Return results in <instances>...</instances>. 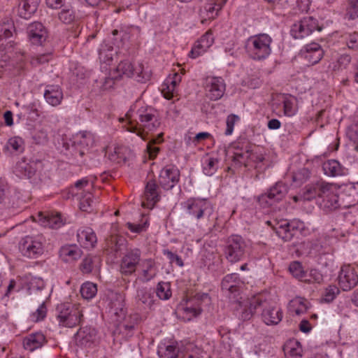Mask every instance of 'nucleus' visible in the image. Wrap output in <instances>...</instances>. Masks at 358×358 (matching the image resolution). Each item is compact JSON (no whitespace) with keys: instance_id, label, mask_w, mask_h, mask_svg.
<instances>
[{"instance_id":"f257e3e1","label":"nucleus","mask_w":358,"mask_h":358,"mask_svg":"<svg viewBox=\"0 0 358 358\" xmlns=\"http://www.w3.org/2000/svg\"><path fill=\"white\" fill-rule=\"evenodd\" d=\"M124 121V117L119 119ZM126 124L124 126L128 131L135 133L142 139L148 138L149 134L155 131L160 125V122L155 109L145 106L137 101L125 115Z\"/></svg>"},{"instance_id":"f03ea898","label":"nucleus","mask_w":358,"mask_h":358,"mask_svg":"<svg viewBox=\"0 0 358 358\" xmlns=\"http://www.w3.org/2000/svg\"><path fill=\"white\" fill-rule=\"evenodd\" d=\"M264 307L262 317L267 325L278 324L282 319L281 308L275 303L268 304L262 295L251 297H243L236 303L234 308L236 315L241 320H250L255 315L258 307Z\"/></svg>"},{"instance_id":"7ed1b4c3","label":"nucleus","mask_w":358,"mask_h":358,"mask_svg":"<svg viewBox=\"0 0 358 358\" xmlns=\"http://www.w3.org/2000/svg\"><path fill=\"white\" fill-rule=\"evenodd\" d=\"M232 162L235 166H244L248 170L253 169L259 173L267 167L264 153L259 147L248 143L235 148Z\"/></svg>"},{"instance_id":"20e7f679","label":"nucleus","mask_w":358,"mask_h":358,"mask_svg":"<svg viewBox=\"0 0 358 358\" xmlns=\"http://www.w3.org/2000/svg\"><path fill=\"white\" fill-rule=\"evenodd\" d=\"M95 141L94 134L87 131L77 133L72 138H63L62 145L64 148V154L74 158L83 157L85 150L94 145Z\"/></svg>"},{"instance_id":"39448f33","label":"nucleus","mask_w":358,"mask_h":358,"mask_svg":"<svg viewBox=\"0 0 358 358\" xmlns=\"http://www.w3.org/2000/svg\"><path fill=\"white\" fill-rule=\"evenodd\" d=\"M272 43V38L267 34L251 36L245 43L247 54L253 60H264L271 53Z\"/></svg>"},{"instance_id":"423d86ee","label":"nucleus","mask_w":358,"mask_h":358,"mask_svg":"<svg viewBox=\"0 0 358 358\" xmlns=\"http://www.w3.org/2000/svg\"><path fill=\"white\" fill-rule=\"evenodd\" d=\"M45 248L46 239L41 234L25 236L19 243L20 252L29 259H36L43 255Z\"/></svg>"},{"instance_id":"0eeeda50","label":"nucleus","mask_w":358,"mask_h":358,"mask_svg":"<svg viewBox=\"0 0 358 358\" xmlns=\"http://www.w3.org/2000/svg\"><path fill=\"white\" fill-rule=\"evenodd\" d=\"M117 76L115 78L125 76L127 78H134L138 82L145 83L150 78L148 71H145L142 63H134L129 60L120 62L115 70Z\"/></svg>"},{"instance_id":"6e6552de","label":"nucleus","mask_w":358,"mask_h":358,"mask_svg":"<svg viewBox=\"0 0 358 358\" xmlns=\"http://www.w3.org/2000/svg\"><path fill=\"white\" fill-rule=\"evenodd\" d=\"M267 221L276 234L284 241H289L297 231L302 233L305 230L304 223L299 220H293L288 222L286 220Z\"/></svg>"},{"instance_id":"1a4fd4ad","label":"nucleus","mask_w":358,"mask_h":358,"mask_svg":"<svg viewBox=\"0 0 358 358\" xmlns=\"http://www.w3.org/2000/svg\"><path fill=\"white\" fill-rule=\"evenodd\" d=\"M57 318L61 325L73 327L79 325L83 320V309L80 304L63 303L58 306Z\"/></svg>"},{"instance_id":"9d476101","label":"nucleus","mask_w":358,"mask_h":358,"mask_svg":"<svg viewBox=\"0 0 358 358\" xmlns=\"http://www.w3.org/2000/svg\"><path fill=\"white\" fill-rule=\"evenodd\" d=\"M185 207L188 213L197 220L205 215L210 222H215L217 220L212 203L206 199H189L185 202Z\"/></svg>"},{"instance_id":"9b49d317","label":"nucleus","mask_w":358,"mask_h":358,"mask_svg":"<svg viewBox=\"0 0 358 358\" xmlns=\"http://www.w3.org/2000/svg\"><path fill=\"white\" fill-rule=\"evenodd\" d=\"M207 294H196L194 297L181 303L178 309V317L184 321H189L201 313V301L208 299Z\"/></svg>"},{"instance_id":"f8f14e48","label":"nucleus","mask_w":358,"mask_h":358,"mask_svg":"<svg viewBox=\"0 0 358 358\" xmlns=\"http://www.w3.org/2000/svg\"><path fill=\"white\" fill-rule=\"evenodd\" d=\"M247 243L240 236L233 235L227 241L225 256L230 262H237L242 259L247 250Z\"/></svg>"},{"instance_id":"ddd939ff","label":"nucleus","mask_w":358,"mask_h":358,"mask_svg":"<svg viewBox=\"0 0 358 358\" xmlns=\"http://www.w3.org/2000/svg\"><path fill=\"white\" fill-rule=\"evenodd\" d=\"M316 30H321L317 20L312 17H305L292 26L290 32L294 38L301 39L310 36Z\"/></svg>"},{"instance_id":"4468645a","label":"nucleus","mask_w":358,"mask_h":358,"mask_svg":"<svg viewBox=\"0 0 358 358\" xmlns=\"http://www.w3.org/2000/svg\"><path fill=\"white\" fill-rule=\"evenodd\" d=\"M141 252L139 249H129L124 254L121 259L120 271L125 275L134 273L141 262Z\"/></svg>"},{"instance_id":"2eb2a0df","label":"nucleus","mask_w":358,"mask_h":358,"mask_svg":"<svg viewBox=\"0 0 358 358\" xmlns=\"http://www.w3.org/2000/svg\"><path fill=\"white\" fill-rule=\"evenodd\" d=\"M339 287L343 291H349L358 284V273L355 268L350 264L341 266L338 275Z\"/></svg>"},{"instance_id":"dca6fc26","label":"nucleus","mask_w":358,"mask_h":358,"mask_svg":"<svg viewBox=\"0 0 358 358\" xmlns=\"http://www.w3.org/2000/svg\"><path fill=\"white\" fill-rule=\"evenodd\" d=\"M338 188L334 184L325 182L322 191L320 206L326 210H334L339 207Z\"/></svg>"},{"instance_id":"f3484780","label":"nucleus","mask_w":358,"mask_h":358,"mask_svg":"<svg viewBox=\"0 0 358 358\" xmlns=\"http://www.w3.org/2000/svg\"><path fill=\"white\" fill-rule=\"evenodd\" d=\"M206 94L213 101H217L222 97L224 94L226 85L221 77H208L204 85Z\"/></svg>"},{"instance_id":"a211bd4d","label":"nucleus","mask_w":358,"mask_h":358,"mask_svg":"<svg viewBox=\"0 0 358 358\" xmlns=\"http://www.w3.org/2000/svg\"><path fill=\"white\" fill-rule=\"evenodd\" d=\"M160 200V192L155 180H149L145 185L142 200V206L152 208Z\"/></svg>"},{"instance_id":"6ab92c4d","label":"nucleus","mask_w":358,"mask_h":358,"mask_svg":"<svg viewBox=\"0 0 358 358\" xmlns=\"http://www.w3.org/2000/svg\"><path fill=\"white\" fill-rule=\"evenodd\" d=\"M179 170L174 166H166L160 172L159 184L165 189H170L178 182Z\"/></svg>"},{"instance_id":"aec40b11","label":"nucleus","mask_w":358,"mask_h":358,"mask_svg":"<svg viewBox=\"0 0 358 358\" xmlns=\"http://www.w3.org/2000/svg\"><path fill=\"white\" fill-rule=\"evenodd\" d=\"M301 55L308 65H314L322 59L324 50L318 43H311L301 50Z\"/></svg>"},{"instance_id":"412c9836","label":"nucleus","mask_w":358,"mask_h":358,"mask_svg":"<svg viewBox=\"0 0 358 358\" xmlns=\"http://www.w3.org/2000/svg\"><path fill=\"white\" fill-rule=\"evenodd\" d=\"M157 273L155 261L151 258L141 262L138 273V280L141 282H148L154 278Z\"/></svg>"},{"instance_id":"4be33fe9","label":"nucleus","mask_w":358,"mask_h":358,"mask_svg":"<svg viewBox=\"0 0 358 358\" xmlns=\"http://www.w3.org/2000/svg\"><path fill=\"white\" fill-rule=\"evenodd\" d=\"M287 194V187L280 182L276 183L272 187L266 194L262 195L259 198L260 202H266L272 205L274 202L281 201Z\"/></svg>"},{"instance_id":"5701e85b","label":"nucleus","mask_w":358,"mask_h":358,"mask_svg":"<svg viewBox=\"0 0 358 358\" xmlns=\"http://www.w3.org/2000/svg\"><path fill=\"white\" fill-rule=\"evenodd\" d=\"M227 0H213L212 3H209L200 10V16L201 17V23L204 24L207 20H213L217 15L219 10L226 3Z\"/></svg>"},{"instance_id":"b1692460","label":"nucleus","mask_w":358,"mask_h":358,"mask_svg":"<svg viewBox=\"0 0 358 358\" xmlns=\"http://www.w3.org/2000/svg\"><path fill=\"white\" fill-rule=\"evenodd\" d=\"M30 41L35 45H41L45 41L48 34L43 25L40 22H34L28 27Z\"/></svg>"},{"instance_id":"393cba45","label":"nucleus","mask_w":358,"mask_h":358,"mask_svg":"<svg viewBox=\"0 0 358 358\" xmlns=\"http://www.w3.org/2000/svg\"><path fill=\"white\" fill-rule=\"evenodd\" d=\"M77 238L81 246L85 248H93L97 238L92 229L90 227H81L77 233Z\"/></svg>"},{"instance_id":"a878e982","label":"nucleus","mask_w":358,"mask_h":358,"mask_svg":"<svg viewBox=\"0 0 358 358\" xmlns=\"http://www.w3.org/2000/svg\"><path fill=\"white\" fill-rule=\"evenodd\" d=\"M45 343V336L40 332L30 334L25 336L22 341L24 348L30 352L41 348Z\"/></svg>"},{"instance_id":"bb28decb","label":"nucleus","mask_w":358,"mask_h":358,"mask_svg":"<svg viewBox=\"0 0 358 358\" xmlns=\"http://www.w3.org/2000/svg\"><path fill=\"white\" fill-rule=\"evenodd\" d=\"M59 255L63 262L71 263L79 259L83 252L76 245H66L60 248Z\"/></svg>"},{"instance_id":"cd10ccee","label":"nucleus","mask_w":358,"mask_h":358,"mask_svg":"<svg viewBox=\"0 0 358 358\" xmlns=\"http://www.w3.org/2000/svg\"><path fill=\"white\" fill-rule=\"evenodd\" d=\"M45 101L52 106H59L64 98L63 92L59 85H47L44 92Z\"/></svg>"},{"instance_id":"c85d7f7f","label":"nucleus","mask_w":358,"mask_h":358,"mask_svg":"<svg viewBox=\"0 0 358 358\" xmlns=\"http://www.w3.org/2000/svg\"><path fill=\"white\" fill-rule=\"evenodd\" d=\"M38 221L43 227L49 228H59L63 224L61 216L58 213H43L40 212L38 214Z\"/></svg>"},{"instance_id":"c756f323","label":"nucleus","mask_w":358,"mask_h":358,"mask_svg":"<svg viewBox=\"0 0 358 358\" xmlns=\"http://www.w3.org/2000/svg\"><path fill=\"white\" fill-rule=\"evenodd\" d=\"M240 282L238 280V275L236 273L227 275L222 280L221 286L222 289L228 291L230 294L238 293L240 290Z\"/></svg>"},{"instance_id":"7c9ffc66","label":"nucleus","mask_w":358,"mask_h":358,"mask_svg":"<svg viewBox=\"0 0 358 358\" xmlns=\"http://www.w3.org/2000/svg\"><path fill=\"white\" fill-rule=\"evenodd\" d=\"M109 301L108 306L110 308V312L115 315H119L123 311L124 306V297L123 295L112 292L109 295Z\"/></svg>"},{"instance_id":"2f4dec72","label":"nucleus","mask_w":358,"mask_h":358,"mask_svg":"<svg viewBox=\"0 0 358 358\" xmlns=\"http://www.w3.org/2000/svg\"><path fill=\"white\" fill-rule=\"evenodd\" d=\"M308 308V301L301 297H296L289 303L288 310L292 315H300L305 313Z\"/></svg>"},{"instance_id":"473e14b6","label":"nucleus","mask_w":358,"mask_h":358,"mask_svg":"<svg viewBox=\"0 0 358 358\" xmlns=\"http://www.w3.org/2000/svg\"><path fill=\"white\" fill-rule=\"evenodd\" d=\"M129 149L122 145H115L109 153V159L116 163L124 162L129 156Z\"/></svg>"},{"instance_id":"72a5a7b5","label":"nucleus","mask_w":358,"mask_h":358,"mask_svg":"<svg viewBox=\"0 0 358 358\" xmlns=\"http://www.w3.org/2000/svg\"><path fill=\"white\" fill-rule=\"evenodd\" d=\"M286 358H301L302 348L296 341H289L284 346Z\"/></svg>"},{"instance_id":"f704fd0d","label":"nucleus","mask_w":358,"mask_h":358,"mask_svg":"<svg viewBox=\"0 0 358 358\" xmlns=\"http://www.w3.org/2000/svg\"><path fill=\"white\" fill-rule=\"evenodd\" d=\"M324 184V182H320L307 186L306 191L303 194V199L304 201H310L316 197L320 198L322 196V191L323 190Z\"/></svg>"},{"instance_id":"c9c22d12","label":"nucleus","mask_w":358,"mask_h":358,"mask_svg":"<svg viewBox=\"0 0 358 358\" xmlns=\"http://www.w3.org/2000/svg\"><path fill=\"white\" fill-rule=\"evenodd\" d=\"M351 62V57L348 54L338 55L332 58V61L329 65V69L332 71H338L347 67Z\"/></svg>"},{"instance_id":"e433bc0d","label":"nucleus","mask_w":358,"mask_h":358,"mask_svg":"<svg viewBox=\"0 0 358 358\" xmlns=\"http://www.w3.org/2000/svg\"><path fill=\"white\" fill-rule=\"evenodd\" d=\"M322 168L325 174L329 176H338L343 173V166L338 161L334 159L325 162Z\"/></svg>"},{"instance_id":"4c0bfd02","label":"nucleus","mask_w":358,"mask_h":358,"mask_svg":"<svg viewBox=\"0 0 358 358\" xmlns=\"http://www.w3.org/2000/svg\"><path fill=\"white\" fill-rule=\"evenodd\" d=\"M163 141V133H160L156 138H152L147 145V150L149 155V158L152 159H155L159 151V148L157 146V144L160 143Z\"/></svg>"},{"instance_id":"58836bf2","label":"nucleus","mask_w":358,"mask_h":358,"mask_svg":"<svg viewBox=\"0 0 358 358\" xmlns=\"http://www.w3.org/2000/svg\"><path fill=\"white\" fill-rule=\"evenodd\" d=\"M24 143L22 138L15 136L8 139L5 148L10 152H22L24 150Z\"/></svg>"},{"instance_id":"ea45409f","label":"nucleus","mask_w":358,"mask_h":358,"mask_svg":"<svg viewBox=\"0 0 358 358\" xmlns=\"http://www.w3.org/2000/svg\"><path fill=\"white\" fill-rule=\"evenodd\" d=\"M298 108L296 99L294 96H289L283 101V111L287 117L294 116L297 112Z\"/></svg>"},{"instance_id":"a19ab883","label":"nucleus","mask_w":358,"mask_h":358,"mask_svg":"<svg viewBox=\"0 0 358 358\" xmlns=\"http://www.w3.org/2000/svg\"><path fill=\"white\" fill-rule=\"evenodd\" d=\"M97 293V287L95 283L91 282H84L80 287V294L85 299H91L95 296Z\"/></svg>"},{"instance_id":"79ce46f5","label":"nucleus","mask_w":358,"mask_h":358,"mask_svg":"<svg viewBox=\"0 0 358 358\" xmlns=\"http://www.w3.org/2000/svg\"><path fill=\"white\" fill-rule=\"evenodd\" d=\"M31 5L21 0L18 6L19 15L24 19L30 18L38 8V6H32Z\"/></svg>"},{"instance_id":"37998d69","label":"nucleus","mask_w":358,"mask_h":358,"mask_svg":"<svg viewBox=\"0 0 358 358\" xmlns=\"http://www.w3.org/2000/svg\"><path fill=\"white\" fill-rule=\"evenodd\" d=\"M114 50L112 46L106 44L102 45L99 50V59L101 62L110 64L113 61Z\"/></svg>"},{"instance_id":"c03bdc74","label":"nucleus","mask_w":358,"mask_h":358,"mask_svg":"<svg viewBox=\"0 0 358 358\" xmlns=\"http://www.w3.org/2000/svg\"><path fill=\"white\" fill-rule=\"evenodd\" d=\"M138 300L145 307H151L154 303L153 293L150 290L145 289H140L138 291L137 294Z\"/></svg>"},{"instance_id":"a18cd8bd","label":"nucleus","mask_w":358,"mask_h":358,"mask_svg":"<svg viewBox=\"0 0 358 358\" xmlns=\"http://www.w3.org/2000/svg\"><path fill=\"white\" fill-rule=\"evenodd\" d=\"M58 17L60 21L66 24H71L76 19L75 13L71 6H65L59 13Z\"/></svg>"},{"instance_id":"49530a36","label":"nucleus","mask_w":358,"mask_h":358,"mask_svg":"<svg viewBox=\"0 0 358 358\" xmlns=\"http://www.w3.org/2000/svg\"><path fill=\"white\" fill-rule=\"evenodd\" d=\"M156 293L160 299H169L171 296L170 283L164 282H159L157 285Z\"/></svg>"},{"instance_id":"de8ad7c7","label":"nucleus","mask_w":358,"mask_h":358,"mask_svg":"<svg viewBox=\"0 0 358 358\" xmlns=\"http://www.w3.org/2000/svg\"><path fill=\"white\" fill-rule=\"evenodd\" d=\"M310 176V172L308 169L302 168L294 173L292 176L293 182L295 186H299L305 182Z\"/></svg>"},{"instance_id":"09e8293b","label":"nucleus","mask_w":358,"mask_h":358,"mask_svg":"<svg viewBox=\"0 0 358 358\" xmlns=\"http://www.w3.org/2000/svg\"><path fill=\"white\" fill-rule=\"evenodd\" d=\"M339 293V288L336 285H330L324 289L322 299L326 302H331Z\"/></svg>"},{"instance_id":"8fccbe9b","label":"nucleus","mask_w":358,"mask_h":358,"mask_svg":"<svg viewBox=\"0 0 358 358\" xmlns=\"http://www.w3.org/2000/svg\"><path fill=\"white\" fill-rule=\"evenodd\" d=\"M289 271L294 277L303 281L306 277V272L303 271L302 265L298 262H294L290 264Z\"/></svg>"},{"instance_id":"3c124183","label":"nucleus","mask_w":358,"mask_h":358,"mask_svg":"<svg viewBox=\"0 0 358 358\" xmlns=\"http://www.w3.org/2000/svg\"><path fill=\"white\" fill-rule=\"evenodd\" d=\"M323 281V275L317 269H311L306 273L303 282L308 283H321Z\"/></svg>"},{"instance_id":"603ef678","label":"nucleus","mask_w":358,"mask_h":358,"mask_svg":"<svg viewBox=\"0 0 358 358\" xmlns=\"http://www.w3.org/2000/svg\"><path fill=\"white\" fill-rule=\"evenodd\" d=\"M13 24L9 20L0 23V39L8 38L12 36Z\"/></svg>"},{"instance_id":"864d4df0","label":"nucleus","mask_w":358,"mask_h":358,"mask_svg":"<svg viewBox=\"0 0 358 358\" xmlns=\"http://www.w3.org/2000/svg\"><path fill=\"white\" fill-rule=\"evenodd\" d=\"M345 15L349 20L358 17V0H348Z\"/></svg>"},{"instance_id":"5fc2aeb1","label":"nucleus","mask_w":358,"mask_h":358,"mask_svg":"<svg viewBox=\"0 0 358 358\" xmlns=\"http://www.w3.org/2000/svg\"><path fill=\"white\" fill-rule=\"evenodd\" d=\"M93 203L92 195L90 193H87L80 199V208L83 211L90 212L92 210Z\"/></svg>"},{"instance_id":"6e6d98bb","label":"nucleus","mask_w":358,"mask_h":358,"mask_svg":"<svg viewBox=\"0 0 358 358\" xmlns=\"http://www.w3.org/2000/svg\"><path fill=\"white\" fill-rule=\"evenodd\" d=\"M46 314L47 308L45 303L43 302L40 305L38 309L30 315V320L34 322H39L45 317Z\"/></svg>"},{"instance_id":"4d7b16f0","label":"nucleus","mask_w":358,"mask_h":358,"mask_svg":"<svg viewBox=\"0 0 358 358\" xmlns=\"http://www.w3.org/2000/svg\"><path fill=\"white\" fill-rule=\"evenodd\" d=\"M241 120L240 117L235 114H231L227 117L226 125L227 128L224 134L226 135H231L233 133L234 125Z\"/></svg>"},{"instance_id":"13d9d810","label":"nucleus","mask_w":358,"mask_h":358,"mask_svg":"<svg viewBox=\"0 0 358 358\" xmlns=\"http://www.w3.org/2000/svg\"><path fill=\"white\" fill-rule=\"evenodd\" d=\"M158 354L162 358H176V348L174 345H167L164 349L160 348Z\"/></svg>"},{"instance_id":"bf43d9fd","label":"nucleus","mask_w":358,"mask_h":358,"mask_svg":"<svg viewBox=\"0 0 358 358\" xmlns=\"http://www.w3.org/2000/svg\"><path fill=\"white\" fill-rule=\"evenodd\" d=\"M162 93L164 98L166 99H171L178 95V90L175 87L170 85V84H168V83L165 81L162 85Z\"/></svg>"},{"instance_id":"052dcab7","label":"nucleus","mask_w":358,"mask_h":358,"mask_svg":"<svg viewBox=\"0 0 358 358\" xmlns=\"http://www.w3.org/2000/svg\"><path fill=\"white\" fill-rule=\"evenodd\" d=\"M126 225L131 232L141 233V231H145L148 228V220L146 218L145 220H143L140 224L127 222Z\"/></svg>"},{"instance_id":"680f3d73","label":"nucleus","mask_w":358,"mask_h":358,"mask_svg":"<svg viewBox=\"0 0 358 358\" xmlns=\"http://www.w3.org/2000/svg\"><path fill=\"white\" fill-rule=\"evenodd\" d=\"M213 43V37L210 30L208 31L199 40V45L201 46V49L207 50Z\"/></svg>"},{"instance_id":"e2e57ef3","label":"nucleus","mask_w":358,"mask_h":358,"mask_svg":"<svg viewBox=\"0 0 358 358\" xmlns=\"http://www.w3.org/2000/svg\"><path fill=\"white\" fill-rule=\"evenodd\" d=\"M51 58L52 56L49 53L38 55L31 57L30 63L33 66H37L48 62Z\"/></svg>"},{"instance_id":"0e129e2a","label":"nucleus","mask_w":358,"mask_h":358,"mask_svg":"<svg viewBox=\"0 0 358 358\" xmlns=\"http://www.w3.org/2000/svg\"><path fill=\"white\" fill-rule=\"evenodd\" d=\"M206 164L203 167L206 175L211 176L217 169L218 160L215 158H208L206 161Z\"/></svg>"},{"instance_id":"69168bd1","label":"nucleus","mask_w":358,"mask_h":358,"mask_svg":"<svg viewBox=\"0 0 358 358\" xmlns=\"http://www.w3.org/2000/svg\"><path fill=\"white\" fill-rule=\"evenodd\" d=\"M346 45L349 49L358 50V33H350L346 37Z\"/></svg>"},{"instance_id":"338daca9","label":"nucleus","mask_w":358,"mask_h":358,"mask_svg":"<svg viewBox=\"0 0 358 358\" xmlns=\"http://www.w3.org/2000/svg\"><path fill=\"white\" fill-rule=\"evenodd\" d=\"M87 329H80L77 333V338L81 345H87L88 343L92 341V334L91 333L87 334Z\"/></svg>"},{"instance_id":"774afa93","label":"nucleus","mask_w":358,"mask_h":358,"mask_svg":"<svg viewBox=\"0 0 358 358\" xmlns=\"http://www.w3.org/2000/svg\"><path fill=\"white\" fill-rule=\"evenodd\" d=\"M93 258L92 257H86L80 264V270L85 273H89L92 270Z\"/></svg>"}]
</instances>
